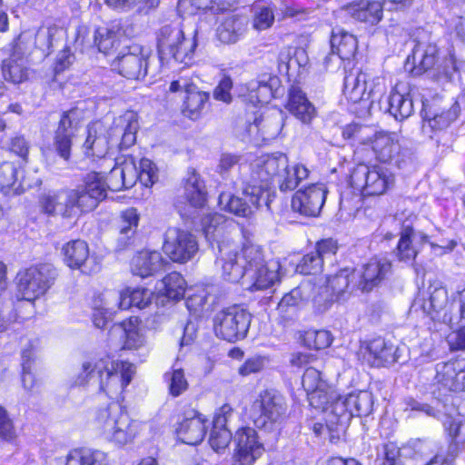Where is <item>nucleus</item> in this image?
Masks as SVG:
<instances>
[{"label":"nucleus","instance_id":"nucleus-1","mask_svg":"<svg viewBox=\"0 0 465 465\" xmlns=\"http://www.w3.org/2000/svg\"><path fill=\"white\" fill-rule=\"evenodd\" d=\"M134 373L133 363L104 356L84 361L74 381L76 386L98 384L100 391L117 401L97 410L93 425L104 440L119 448L133 443L144 426L143 422L133 419L120 403Z\"/></svg>","mask_w":465,"mask_h":465},{"label":"nucleus","instance_id":"nucleus-2","mask_svg":"<svg viewBox=\"0 0 465 465\" xmlns=\"http://www.w3.org/2000/svg\"><path fill=\"white\" fill-rule=\"evenodd\" d=\"M240 188L251 203L270 207L274 197L272 183L277 182L282 192L292 191L309 175L302 164L289 165L283 153L262 155L249 165L240 166Z\"/></svg>","mask_w":465,"mask_h":465},{"label":"nucleus","instance_id":"nucleus-3","mask_svg":"<svg viewBox=\"0 0 465 465\" xmlns=\"http://www.w3.org/2000/svg\"><path fill=\"white\" fill-rule=\"evenodd\" d=\"M138 122L133 112L114 118L110 126L101 121L91 123L86 129L83 152L94 161L104 158L111 147L127 149L135 143Z\"/></svg>","mask_w":465,"mask_h":465},{"label":"nucleus","instance_id":"nucleus-4","mask_svg":"<svg viewBox=\"0 0 465 465\" xmlns=\"http://www.w3.org/2000/svg\"><path fill=\"white\" fill-rule=\"evenodd\" d=\"M197 30L186 35L179 25L163 26L158 34V54L160 60L189 65L193 63L197 46Z\"/></svg>","mask_w":465,"mask_h":465},{"label":"nucleus","instance_id":"nucleus-5","mask_svg":"<svg viewBox=\"0 0 465 465\" xmlns=\"http://www.w3.org/2000/svg\"><path fill=\"white\" fill-rule=\"evenodd\" d=\"M286 411L287 404L283 396L276 391L265 390L252 402L249 416L257 428L275 431L280 430L286 419Z\"/></svg>","mask_w":465,"mask_h":465},{"label":"nucleus","instance_id":"nucleus-6","mask_svg":"<svg viewBox=\"0 0 465 465\" xmlns=\"http://www.w3.org/2000/svg\"><path fill=\"white\" fill-rule=\"evenodd\" d=\"M247 279L252 291L264 290L273 286L281 279V263L278 260L265 261L262 249L257 245L244 246Z\"/></svg>","mask_w":465,"mask_h":465},{"label":"nucleus","instance_id":"nucleus-7","mask_svg":"<svg viewBox=\"0 0 465 465\" xmlns=\"http://www.w3.org/2000/svg\"><path fill=\"white\" fill-rule=\"evenodd\" d=\"M393 184V173L377 164H358L351 174V185L363 196L381 195Z\"/></svg>","mask_w":465,"mask_h":465},{"label":"nucleus","instance_id":"nucleus-8","mask_svg":"<svg viewBox=\"0 0 465 465\" xmlns=\"http://www.w3.org/2000/svg\"><path fill=\"white\" fill-rule=\"evenodd\" d=\"M251 313L239 305L224 308L213 317V330L217 337L233 342L243 339L250 328Z\"/></svg>","mask_w":465,"mask_h":465},{"label":"nucleus","instance_id":"nucleus-9","mask_svg":"<svg viewBox=\"0 0 465 465\" xmlns=\"http://www.w3.org/2000/svg\"><path fill=\"white\" fill-rule=\"evenodd\" d=\"M55 276V269L47 263L20 272L17 279L18 292L22 299L31 302L44 295L53 284Z\"/></svg>","mask_w":465,"mask_h":465},{"label":"nucleus","instance_id":"nucleus-10","mask_svg":"<svg viewBox=\"0 0 465 465\" xmlns=\"http://www.w3.org/2000/svg\"><path fill=\"white\" fill-rule=\"evenodd\" d=\"M366 73L352 70L346 74L343 83V94L346 98L358 103L363 100H370L374 103L380 100L386 91L385 81L382 77H375L371 83H368Z\"/></svg>","mask_w":465,"mask_h":465},{"label":"nucleus","instance_id":"nucleus-11","mask_svg":"<svg viewBox=\"0 0 465 465\" xmlns=\"http://www.w3.org/2000/svg\"><path fill=\"white\" fill-rule=\"evenodd\" d=\"M124 32L122 28L112 26L111 28L100 27L91 31L85 25L77 28L74 41L75 48L81 52L96 48L104 54L118 48L121 42V36Z\"/></svg>","mask_w":465,"mask_h":465},{"label":"nucleus","instance_id":"nucleus-12","mask_svg":"<svg viewBox=\"0 0 465 465\" xmlns=\"http://www.w3.org/2000/svg\"><path fill=\"white\" fill-rule=\"evenodd\" d=\"M454 302L450 303L448 292L444 287L434 288L427 299L423 294L415 298L411 310L421 311L432 320L453 324L457 316L452 315Z\"/></svg>","mask_w":465,"mask_h":465},{"label":"nucleus","instance_id":"nucleus-13","mask_svg":"<svg viewBox=\"0 0 465 465\" xmlns=\"http://www.w3.org/2000/svg\"><path fill=\"white\" fill-rule=\"evenodd\" d=\"M163 250L173 262L185 263L195 256L199 246L190 232L171 227L165 232Z\"/></svg>","mask_w":465,"mask_h":465},{"label":"nucleus","instance_id":"nucleus-14","mask_svg":"<svg viewBox=\"0 0 465 465\" xmlns=\"http://www.w3.org/2000/svg\"><path fill=\"white\" fill-rule=\"evenodd\" d=\"M150 51L141 45L126 46L114 63V69L127 79L140 80L147 74Z\"/></svg>","mask_w":465,"mask_h":465},{"label":"nucleus","instance_id":"nucleus-15","mask_svg":"<svg viewBox=\"0 0 465 465\" xmlns=\"http://www.w3.org/2000/svg\"><path fill=\"white\" fill-rule=\"evenodd\" d=\"M77 194L78 207L81 213H88L97 207L107 195L105 177L101 172L88 173L84 184L74 189Z\"/></svg>","mask_w":465,"mask_h":465},{"label":"nucleus","instance_id":"nucleus-16","mask_svg":"<svg viewBox=\"0 0 465 465\" xmlns=\"http://www.w3.org/2000/svg\"><path fill=\"white\" fill-rule=\"evenodd\" d=\"M325 413L327 428L331 430V440L339 439L353 417L351 406L348 403V397L340 396L334 390V395L329 399L325 408H317Z\"/></svg>","mask_w":465,"mask_h":465},{"label":"nucleus","instance_id":"nucleus-17","mask_svg":"<svg viewBox=\"0 0 465 465\" xmlns=\"http://www.w3.org/2000/svg\"><path fill=\"white\" fill-rule=\"evenodd\" d=\"M284 118L285 114L281 109L267 108L248 125L247 132L257 142H270L281 134Z\"/></svg>","mask_w":465,"mask_h":465},{"label":"nucleus","instance_id":"nucleus-18","mask_svg":"<svg viewBox=\"0 0 465 465\" xmlns=\"http://www.w3.org/2000/svg\"><path fill=\"white\" fill-rule=\"evenodd\" d=\"M217 264L221 266L222 277L229 282H238L243 276L247 277L244 247L238 252L232 242L219 244Z\"/></svg>","mask_w":465,"mask_h":465},{"label":"nucleus","instance_id":"nucleus-19","mask_svg":"<svg viewBox=\"0 0 465 465\" xmlns=\"http://www.w3.org/2000/svg\"><path fill=\"white\" fill-rule=\"evenodd\" d=\"M327 193L324 183L311 184L294 193L292 199V208L302 215L316 217L322 211Z\"/></svg>","mask_w":465,"mask_h":465},{"label":"nucleus","instance_id":"nucleus-20","mask_svg":"<svg viewBox=\"0 0 465 465\" xmlns=\"http://www.w3.org/2000/svg\"><path fill=\"white\" fill-rule=\"evenodd\" d=\"M236 448L233 461L236 465H252L264 451L257 432L250 427L242 428L235 434Z\"/></svg>","mask_w":465,"mask_h":465},{"label":"nucleus","instance_id":"nucleus-21","mask_svg":"<svg viewBox=\"0 0 465 465\" xmlns=\"http://www.w3.org/2000/svg\"><path fill=\"white\" fill-rule=\"evenodd\" d=\"M391 272V262L387 258H372L361 270L351 271L357 290L369 292L378 286Z\"/></svg>","mask_w":465,"mask_h":465},{"label":"nucleus","instance_id":"nucleus-22","mask_svg":"<svg viewBox=\"0 0 465 465\" xmlns=\"http://www.w3.org/2000/svg\"><path fill=\"white\" fill-rule=\"evenodd\" d=\"M63 260L71 269L81 270L84 273L96 272L99 264L90 256L89 247L84 240H72L62 248Z\"/></svg>","mask_w":465,"mask_h":465},{"label":"nucleus","instance_id":"nucleus-23","mask_svg":"<svg viewBox=\"0 0 465 465\" xmlns=\"http://www.w3.org/2000/svg\"><path fill=\"white\" fill-rule=\"evenodd\" d=\"M302 384L312 408L324 409L329 399L334 395V388L322 379L320 371L315 368L309 367L305 370Z\"/></svg>","mask_w":465,"mask_h":465},{"label":"nucleus","instance_id":"nucleus-24","mask_svg":"<svg viewBox=\"0 0 465 465\" xmlns=\"http://www.w3.org/2000/svg\"><path fill=\"white\" fill-rule=\"evenodd\" d=\"M41 205L44 211L49 214L74 217L82 213L78 207L77 194L73 189L45 194L41 199Z\"/></svg>","mask_w":465,"mask_h":465},{"label":"nucleus","instance_id":"nucleus-25","mask_svg":"<svg viewBox=\"0 0 465 465\" xmlns=\"http://www.w3.org/2000/svg\"><path fill=\"white\" fill-rule=\"evenodd\" d=\"M357 290L355 286V280L351 276V272L349 269H342L338 273L329 276L326 281V285L323 287L322 298L324 300V308L327 307L329 302L341 301L347 292H353ZM322 294L315 297V303L321 302Z\"/></svg>","mask_w":465,"mask_h":465},{"label":"nucleus","instance_id":"nucleus-26","mask_svg":"<svg viewBox=\"0 0 465 465\" xmlns=\"http://www.w3.org/2000/svg\"><path fill=\"white\" fill-rule=\"evenodd\" d=\"M206 421L204 416L197 411H187L175 429L177 438L188 445H196L202 442L206 434Z\"/></svg>","mask_w":465,"mask_h":465},{"label":"nucleus","instance_id":"nucleus-27","mask_svg":"<svg viewBox=\"0 0 465 465\" xmlns=\"http://www.w3.org/2000/svg\"><path fill=\"white\" fill-rule=\"evenodd\" d=\"M371 149L378 161L398 163L401 150L399 135L396 133H375Z\"/></svg>","mask_w":465,"mask_h":465},{"label":"nucleus","instance_id":"nucleus-28","mask_svg":"<svg viewBox=\"0 0 465 465\" xmlns=\"http://www.w3.org/2000/svg\"><path fill=\"white\" fill-rule=\"evenodd\" d=\"M136 182V161L132 156L126 159L123 164L114 165L105 178L107 189L114 192L131 188Z\"/></svg>","mask_w":465,"mask_h":465},{"label":"nucleus","instance_id":"nucleus-29","mask_svg":"<svg viewBox=\"0 0 465 465\" xmlns=\"http://www.w3.org/2000/svg\"><path fill=\"white\" fill-rule=\"evenodd\" d=\"M17 169L14 163L5 162L0 165V192L5 196L22 194L26 189L40 184V180L28 182L25 178L17 180Z\"/></svg>","mask_w":465,"mask_h":465},{"label":"nucleus","instance_id":"nucleus-30","mask_svg":"<svg viewBox=\"0 0 465 465\" xmlns=\"http://www.w3.org/2000/svg\"><path fill=\"white\" fill-rule=\"evenodd\" d=\"M363 357L374 367L391 364L398 360L397 349L381 338L371 341L364 349Z\"/></svg>","mask_w":465,"mask_h":465},{"label":"nucleus","instance_id":"nucleus-31","mask_svg":"<svg viewBox=\"0 0 465 465\" xmlns=\"http://www.w3.org/2000/svg\"><path fill=\"white\" fill-rule=\"evenodd\" d=\"M232 225V220H228L224 215L217 213L205 214L201 220V226L205 238L211 243L215 242L218 248L219 244L230 242L229 241L225 242L223 238L230 232Z\"/></svg>","mask_w":465,"mask_h":465},{"label":"nucleus","instance_id":"nucleus-32","mask_svg":"<svg viewBox=\"0 0 465 465\" xmlns=\"http://www.w3.org/2000/svg\"><path fill=\"white\" fill-rule=\"evenodd\" d=\"M166 263L161 252L143 250L132 259L131 270L134 275L145 278L163 270Z\"/></svg>","mask_w":465,"mask_h":465},{"label":"nucleus","instance_id":"nucleus-33","mask_svg":"<svg viewBox=\"0 0 465 465\" xmlns=\"http://www.w3.org/2000/svg\"><path fill=\"white\" fill-rule=\"evenodd\" d=\"M388 103V112L396 120H404L413 112V102L410 96L409 87L404 84H397L391 91Z\"/></svg>","mask_w":465,"mask_h":465},{"label":"nucleus","instance_id":"nucleus-34","mask_svg":"<svg viewBox=\"0 0 465 465\" xmlns=\"http://www.w3.org/2000/svg\"><path fill=\"white\" fill-rule=\"evenodd\" d=\"M437 46L432 44L418 43L412 50L411 55L407 58V64H412L411 69L413 74H420L430 69L437 67Z\"/></svg>","mask_w":465,"mask_h":465},{"label":"nucleus","instance_id":"nucleus-35","mask_svg":"<svg viewBox=\"0 0 465 465\" xmlns=\"http://www.w3.org/2000/svg\"><path fill=\"white\" fill-rule=\"evenodd\" d=\"M428 242V236L421 232H414L406 226L401 232L397 246V256L401 261H412L420 251V247Z\"/></svg>","mask_w":465,"mask_h":465},{"label":"nucleus","instance_id":"nucleus-36","mask_svg":"<svg viewBox=\"0 0 465 465\" xmlns=\"http://www.w3.org/2000/svg\"><path fill=\"white\" fill-rule=\"evenodd\" d=\"M287 110L302 124H310L316 115L314 105L308 100L300 87L292 86L289 90Z\"/></svg>","mask_w":465,"mask_h":465},{"label":"nucleus","instance_id":"nucleus-37","mask_svg":"<svg viewBox=\"0 0 465 465\" xmlns=\"http://www.w3.org/2000/svg\"><path fill=\"white\" fill-rule=\"evenodd\" d=\"M344 11L355 20L377 24L382 17V5L380 1L357 0L343 7Z\"/></svg>","mask_w":465,"mask_h":465},{"label":"nucleus","instance_id":"nucleus-38","mask_svg":"<svg viewBox=\"0 0 465 465\" xmlns=\"http://www.w3.org/2000/svg\"><path fill=\"white\" fill-rule=\"evenodd\" d=\"M248 19L244 15H232L227 16L217 28L220 42L227 45L235 44L246 34Z\"/></svg>","mask_w":465,"mask_h":465},{"label":"nucleus","instance_id":"nucleus-39","mask_svg":"<svg viewBox=\"0 0 465 465\" xmlns=\"http://www.w3.org/2000/svg\"><path fill=\"white\" fill-rule=\"evenodd\" d=\"M114 302H117L119 309L128 310L133 307L145 308L152 299V292L144 288H127L122 292L110 291Z\"/></svg>","mask_w":465,"mask_h":465},{"label":"nucleus","instance_id":"nucleus-40","mask_svg":"<svg viewBox=\"0 0 465 465\" xmlns=\"http://www.w3.org/2000/svg\"><path fill=\"white\" fill-rule=\"evenodd\" d=\"M155 291L158 299H162V303L164 302V299L179 301L184 296L185 281L179 272H173L156 283Z\"/></svg>","mask_w":465,"mask_h":465},{"label":"nucleus","instance_id":"nucleus-41","mask_svg":"<svg viewBox=\"0 0 465 465\" xmlns=\"http://www.w3.org/2000/svg\"><path fill=\"white\" fill-rule=\"evenodd\" d=\"M121 326L125 334L124 349L141 351L142 356L146 357L149 352L147 340L143 330L139 327L138 319L130 318L128 321L123 322Z\"/></svg>","mask_w":465,"mask_h":465},{"label":"nucleus","instance_id":"nucleus-42","mask_svg":"<svg viewBox=\"0 0 465 465\" xmlns=\"http://www.w3.org/2000/svg\"><path fill=\"white\" fill-rule=\"evenodd\" d=\"M358 43L356 37L341 28L332 31L331 37V48L332 54H336L341 60H350L357 51Z\"/></svg>","mask_w":465,"mask_h":465},{"label":"nucleus","instance_id":"nucleus-43","mask_svg":"<svg viewBox=\"0 0 465 465\" xmlns=\"http://www.w3.org/2000/svg\"><path fill=\"white\" fill-rule=\"evenodd\" d=\"M35 360V358L33 345H30L29 348L23 350L22 383L24 389L30 393L37 392L41 386V379L36 373Z\"/></svg>","mask_w":465,"mask_h":465},{"label":"nucleus","instance_id":"nucleus-44","mask_svg":"<svg viewBox=\"0 0 465 465\" xmlns=\"http://www.w3.org/2000/svg\"><path fill=\"white\" fill-rule=\"evenodd\" d=\"M2 74L5 80L20 84L28 77V59L23 55H15L10 52L9 57L2 62Z\"/></svg>","mask_w":465,"mask_h":465},{"label":"nucleus","instance_id":"nucleus-45","mask_svg":"<svg viewBox=\"0 0 465 465\" xmlns=\"http://www.w3.org/2000/svg\"><path fill=\"white\" fill-rule=\"evenodd\" d=\"M65 465H109L106 452L91 448L74 449L66 456Z\"/></svg>","mask_w":465,"mask_h":465},{"label":"nucleus","instance_id":"nucleus-46","mask_svg":"<svg viewBox=\"0 0 465 465\" xmlns=\"http://www.w3.org/2000/svg\"><path fill=\"white\" fill-rule=\"evenodd\" d=\"M184 198L193 208H202L206 203L203 181L194 171L188 173L184 183Z\"/></svg>","mask_w":465,"mask_h":465},{"label":"nucleus","instance_id":"nucleus-47","mask_svg":"<svg viewBox=\"0 0 465 465\" xmlns=\"http://www.w3.org/2000/svg\"><path fill=\"white\" fill-rule=\"evenodd\" d=\"M119 309L117 302H114L111 292L102 294L99 301L94 302L93 322L99 329L104 328Z\"/></svg>","mask_w":465,"mask_h":465},{"label":"nucleus","instance_id":"nucleus-48","mask_svg":"<svg viewBox=\"0 0 465 465\" xmlns=\"http://www.w3.org/2000/svg\"><path fill=\"white\" fill-rule=\"evenodd\" d=\"M460 114V106L458 103H454L451 107L446 111H442L440 114H435L433 116H424L422 124V132L431 136L430 132L440 131L453 123Z\"/></svg>","mask_w":465,"mask_h":465},{"label":"nucleus","instance_id":"nucleus-49","mask_svg":"<svg viewBox=\"0 0 465 465\" xmlns=\"http://www.w3.org/2000/svg\"><path fill=\"white\" fill-rule=\"evenodd\" d=\"M435 70L439 75L444 76L451 82H458L465 85L463 76H465V62L458 60L454 54L450 53L448 56L442 58Z\"/></svg>","mask_w":465,"mask_h":465},{"label":"nucleus","instance_id":"nucleus-50","mask_svg":"<svg viewBox=\"0 0 465 465\" xmlns=\"http://www.w3.org/2000/svg\"><path fill=\"white\" fill-rule=\"evenodd\" d=\"M35 47L42 51H51L57 43L64 39L65 32L57 25L42 26L37 30L33 29Z\"/></svg>","mask_w":465,"mask_h":465},{"label":"nucleus","instance_id":"nucleus-51","mask_svg":"<svg viewBox=\"0 0 465 465\" xmlns=\"http://www.w3.org/2000/svg\"><path fill=\"white\" fill-rule=\"evenodd\" d=\"M246 90L242 94L244 100L255 106L267 104L273 97L272 84L265 80H252L246 84Z\"/></svg>","mask_w":465,"mask_h":465},{"label":"nucleus","instance_id":"nucleus-52","mask_svg":"<svg viewBox=\"0 0 465 465\" xmlns=\"http://www.w3.org/2000/svg\"><path fill=\"white\" fill-rule=\"evenodd\" d=\"M245 196L249 199V202H251L250 197L247 195ZM218 203L222 210L227 211L241 217L250 216L252 213V206L258 208L252 203H248L242 198L233 196L230 193L224 192L220 193Z\"/></svg>","mask_w":465,"mask_h":465},{"label":"nucleus","instance_id":"nucleus-53","mask_svg":"<svg viewBox=\"0 0 465 465\" xmlns=\"http://www.w3.org/2000/svg\"><path fill=\"white\" fill-rule=\"evenodd\" d=\"M208 99L209 94L205 92L199 91L196 86L193 89H189V93L186 94L183 103V114L193 120L197 119Z\"/></svg>","mask_w":465,"mask_h":465},{"label":"nucleus","instance_id":"nucleus-54","mask_svg":"<svg viewBox=\"0 0 465 465\" xmlns=\"http://www.w3.org/2000/svg\"><path fill=\"white\" fill-rule=\"evenodd\" d=\"M140 221V214L135 208H127L120 214V241H124L123 245L126 244V240H130L136 232Z\"/></svg>","mask_w":465,"mask_h":465},{"label":"nucleus","instance_id":"nucleus-55","mask_svg":"<svg viewBox=\"0 0 465 465\" xmlns=\"http://www.w3.org/2000/svg\"><path fill=\"white\" fill-rule=\"evenodd\" d=\"M348 397V403L351 406L353 416H367L371 413L373 405L372 394L368 391L351 392Z\"/></svg>","mask_w":465,"mask_h":465},{"label":"nucleus","instance_id":"nucleus-56","mask_svg":"<svg viewBox=\"0 0 465 465\" xmlns=\"http://www.w3.org/2000/svg\"><path fill=\"white\" fill-rule=\"evenodd\" d=\"M252 27L257 31L271 28L275 21L274 7L270 5L257 4L252 8Z\"/></svg>","mask_w":465,"mask_h":465},{"label":"nucleus","instance_id":"nucleus-57","mask_svg":"<svg viewBox=\"0 0 465 465\" xmlns=\"http://www.w3.org/2000/svg\"><path fill=\"white\" fill-rule=\"evenodd\" d=\"M137 181L145 187H152L159 179V170L149 158L143 157L136 164Z\"/></svg>","mask_w":465,"mask_h":465},{"label":"nucleus","instance_id":"nucleus-58","mask_svg":"<svg viewBox=\"0 0 465 465\" xmlns=\"http://www.w3.org/2000/svg\"><path fill=\"white\" fill-rule=\"evenodd\" d=\"M460 367L465 368V361H453L437 364L435 375L436 382L442 388L448 390V381H453V379H455V374L457 371H459Z\"/></svg>","mask_w":465,"mask_h":465},{"label":"nucleus","instance_id":"nucleus-59","mask_svg":"<svg viewBox=\"0 0 465 465\" xmlns=\"http://www.w3.org/2000/svg\"><path fill=\"white\" fill-rule=\"evenodd\" d=\"M110 7L121 11L142 12L157 6L159 0H104Z\"/></svg>","mask_w":465,"mask_h":465},{"label":"nucleus","instance_id":"nucleus-60","mask_svg":"<svg viewBox=\"0 0 465 465\" xmlns=\"http://www.w3.org/2000/svg\"><path fill=\"white\" fill-rule=\"evenodd\" d=\"M34 36L33 29L23 31L14 41L10 52L14 53L15 55H23L25 59H28L29 54L35 48Z\"/></svg>","mask_w":465,"mask_h":465},{"label":"nucleus","instance_id":"nucleus-61","mask_svg":"<svg viewBox=\"0 0 465 465\" xmlns=\"http://www.w3.org/2000/svg\"><path fill=\"white\" fill-rule=\"evenodd\" d=\"M164 379L168 384L170 394L178 397L188 389V381L182 369L166 372Z\"/></svg>","mask_w":465,"mask_h":465},{"label":"nucleus","instance_id":"nucleus-62","mask_svg":"<svg viewBox=\"0 0 465 465\" xmlns=\"http://www.w3.org/2000/svg\"><path fill=\"white\" fill-rule=\"evenodd\" d=\"M322 257L313 251L302 257L296 270L302 274H317L322 272Z\"/></svg>","mask_w":465,"mask_h":465},{"label":"nucleus","instance_id":"nucleus-63","mask_svg":"<svg viewBox=\"0 0 465 465\" xmlns=\"http://www.w3.org/2000/svg\"><path fill=\"white\" fill-rule=\"evenodd\" d=\"M79 126L78 112L75 109L64 112L58 124L55 133L74 136Z\"/></svg>","mask_w":465,"mask_h":465},{"label":"nucleus","instance_id":"nucleus-64","mask_svg":"<svg viewBox=\"0 0 465 465\" xmlns=\"http://www.w3.org/2000/svg\"><path fill=\"white\" fill-rule=\"evenodd\" d=\"M459 316L452 325L460 326V329L456 334V344L459 349L465 350V288L459 292Z\"/></svg>","mask_w":465,"mask_h":465}]
</instances>
